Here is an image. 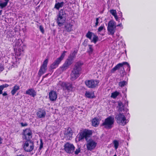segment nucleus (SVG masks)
Here are the masks:
<instances>
[{"label": "nucleus", "instance_id": "1", "mask_svg": "<svg viewBox=\"0 0 156 156\" xmlns=\"http://www.w3.org/2000/svg\"><path fill=\"white\" fill-rule=\"evenodd\" d=\"M92 130L85 129L82 131L80 132L76 136L78 141H82L84 138L85 139L87 150L90 151L94 150L97 145V143L95 140L91 138L88 139V138L92 135Z\"/></svg>", "mask_w": 156, "mask_h": 156}, {"label": "nucleus", "instance_id": "2", "mask_svg": "<svg viewBox=\"0 0 156 156\" xmlns=\"http://www.w3.org/2000/svg\"><path fill=\"white\" fill-rule=\"evenodd\" d=\"M83 64V62L80 61L75 63L70 73V80L72 81L76 80L80 76Z\"/></svg>", "mask_w": 156, "mask_h": 156}, {"label": "nucleus", "instance_id": "3", "mask_svg": "<svg viewBox=\"0 0 156 156\" xmlns=\"http://www.w3.org/2000/svg\"><path fill=\"white\" fill-rule=\"evenodd\" d=\"M77 53V51L75 50L72 53L70 54L64 64L62 66L60 67L62 71H63L66 70L73 64Z\"/></svg>", "mask_w": 156, "mask_h": 156}, {"label": "nucleus", "instance_id": "4", "mask_svg": "<svg viewBox=\"0 0 156 156\" xmlns=\"http://www.w3.org/2000/svg\"><path fill=\"white\" fill-rule=\"evenodd\" d=\"M66 19V14L65 11L61 9L57 16L56 22L59 27L62 26L65 23Z\"/></svg>", "mask_w": 156, "mask_h": 156}, {"label": "nucleus", "instance_id": "5", "mask_svg": "<svg viewBox=\"0 0 156 156\" xmlns=\"http://www.w3.org/2000/svg\"><path fill=\"white\" fill-rule=\"evenodd\" d=\"M114 122V118L109 116L105 119L104 122L102 123L101 126H104V128L106 129H109L113 127Z\"/></svg>", "mask_w": 156, "mask_h": 156}, {"label": "nucleus", "instance_id": "6", "mask_svg": "<svg viewBox=\"0 0 156 156\" xmlns=\"http://www.w3.org/2000/svg\"><path fill=\"white\" fill-rule=\"evenodd\" d=\"M116 22L112 20L108 22L107 29L108 35L113 36L116 30Z\"/></svg>", "mask_w": 156, "mask_h": 156}, {"label": "nucleus", "instance_id": "7", "mask_svg": "<svg viewBox=\"0 0 156 156\" xmlns=\"http://www.w3.org/2000/svg\"><path fill=\"white\" fill-rule=\"evenodd\" d=\"M67 52L66 51H63L60 56L57 58L50 66V68L51 69H54L57 68L61 61L63 59L65 54Z\"/></svg>", "mask_w": 156, "mask_h": 156}, {"label": "nucleus", "instance_id": "8", "mask_svg": "<svg viewBox=\"0 0 156 156\" xmlns=\"http://www.w3.org/2000/svg\"><path fill=\"white\" fill-rule=\"evenodd\" d=\"M32 132L30 128L23 129L22 133V138L26 140H31L32 137Z\"/></svg>", "mask_w": 156, "mask_h": 156}, {"label": "nucleus", "instance_id": "9", "mask_svg": "<svg viewBox=\"0 0 156 156\" xmlns=\"http://www.w3.org/2000/svg\"><path fill=\"white\" fill-rule=\"evenodd\" d=\"M34 143L32 140H26L23 144V148L25 151L30 152L34 148Z\"/></svg>", "mask_w": 156, "mask_h": 156}, {"label": "nucleus", "instance_id": "10", "mask_svg": "<svg viewBox=\"0 0 156 156\" xmlns=\"http://www.w3.org/2000/svg\"><path fill=\"white\" fill-rule=\"evenodd\" d=\"M99 81L98 80L91 79L86 80L85 81V84L89 88H94L98 85Z\"/></svg>", "mask_w": 156, "mask_h": 156}, {"label": "nucleus", "instance_id": "11", "mask_svg": "<svg viewBox=\"0 0 156 156\" xmlns=\"http://www.w3.org/2000/svg\"><path fill=\"white\" fill-rule=\"evenodd\" d=\"M124 65H126L128 68V70L129 71L130 69V66L128 62H123L122 63H119L116 65L111 70V73H114L115 72L119 69L120 68H122L121 69L122 71H124V68L123 67Z\"/></svg>", "mask_w": 156, "mask_h": 156}, {"label": "nucleus", "instance_id": "12", "mask_svg": "<svg viewBox=\"0 0 156 156\" xmlns=\"http://www.w3.org/2000/svg\"><path fill=\"white\" fill-rule=\"evenodd\" d=\"M64 147L65 151L68 154L73 153L75 148L74 145L69 142L66 143L64 145Z\"/></svg>", "mask_w": 156, "mask_h": 156}, {"label": "nucleus", "instance_id": "13", "mask_svg": "<svg viewBox=\"0 0 156 156\" xmlns=\"http://www.w3.org/2000/svg\"><path fill=\"white\" fill-rule=\"evenodd\" d=\"M118 123L121 124L123 126L126 124V119L123 113H119L116 115L115 117Z\"/></svg>", "mask_w": 156, "mask_h": 156}, {"label": "nucleus", "instance_id": "14", "mask_svg": "<svg viewBox=\"0 0 156 156\" xmlns=\"http://www.w3.org/2000/svg\"><path fill=\"white\" fill-rule=\"evenodd\" d=\"M58 85L61 86L63 90H67L69 91H72L73 88V84L69 83H66L59 81Z\"/></svg>", "mask_w": 156, "mask_h": 156}, {"label": "nucleus", "instance_id": "15", "mask_svg": "<svg viewBox=\"0 0 156 156\" xmlns=\"http://www.w3.org/2000/svg\"><path fill=\"white\" fill-rule=\"evenodd\" d=\"M48 60L46 59L43 62L42 65L40 67L38 74L39 77H40L43 74H44L47 69V66Z\"/></svg>", "mask_w": 156, "mask_h": 156}, {"label": "nucleus", "instance_id": "16", "mask_svg": "<svg viewBox=\"0 0 156 156\" xmlns=\"http://www.w3.org/2000/svg\"><path fill=\"white\" fill-rule=\"evenodd\" d=\"M73 132L72 129L69 127L64 132V137L66 140H71L72 138Z\"/></svg>", "mask_w": 156, "mask_h": 156}, {"label": "nucleus", "instance_id": "17", "mask_svg": "<svg viewBox=\"0 0 156 156\" xmlns=\"http://www.w3.org/2000/svg\"><path fill=\"white\" fill-rule=\"evenodd\" d=\"M49 97L50 101H54L57 98L56 92L54 90H51L49 93Z\"/></svg>", "mask_w": 156, "mask_h": 156}, {"label": "nucleus", "instance_id": "18", "mask_svg": "<svg viewBox=\"0 0 156 156\" xmlns=\"http://www.w3.org/2000/svg\"><path fill=\"white\" fill-rule=\"evenodd\" d=\"M27 94L34 98L37 95V92L33 88H30L27 90L26 91Z\"/></svg>", "mask_w": 156, "mask_h": 156}, {"label": "nucleus", "instance_id": "19", "mask_svg": "<svg viewBox=\"0 0 156 156\" xmlns=\"http://www.w3.org/2000/svg\"><path fill=\"white\" fill-rule=\"evenodd\" d=\"M73 25L71 23H66L64 26L65 30L67 32H70L73 31Z\"/></svg>", "mask_w": 156, "mask_h": 156}, {"label": "nucleus", "instance_id": "20", "mask_svg": "<svg viewBox=\"0 0 156 156\" xmlns=\"http://www.w3.org/2000/svg\"><path fill=\"white\" fill-rule=\"evenodd\" d=\"M37 115L39 118H44L46 115V112L45 110L41 109L36 113Z\"/></svg>", "mask_w": 156, "mask_h": 156}, {"label": "nucleus", "instance_id": "21", "mask_svg": "<svg viewBox=\"0 0 156 156\" xmlns=\"http://www.w3.org/2000/svg\"><path fill=\"white\" fill-rule=\"evenodd\" d=\"M15 50H16L15 53L16 55H17V56H19L21 55V54H22V52H24L23 46H20L17 50L16 48H14L15 51Z\"/></svg>", "mask_w": 156, "mask_h": 156}, {"label": "nucleus", "instance_id": "22", "mask_svg": "<svg viewBox=\"0 0 156 156\" xmlns=\"http://www.w3.org/2000/svg\"><path fill=\"white\" fill-rule=\"evenodd\" d=\"M92 126L94 127H97L99 125L100 120L96 117L93 118L91 121Z\"/></svg>", "mask_w": 156, "mask_h": 156}, {"label": "nucleus", "instance_id": "23", "mask_svg": "<svg viewBox=\"0 0 156 156\" xmlns=\"http://www.w3.org/2000/svg\"><path fill=\"white\" fill-rule=\"evenodd\" d=\"M20 89V87L19 85L16 84L13 87L11 91V93L12 95H14L16 92Z\"/></svg>", "mask_w": 156, "mask_h": 156}, {"label": "nucleus", "instance_id": "24", "mask_svg": "<svg viewBox=\"0 0 156 156\" xmlns=\"http://www.w3.org/2000/svg\"><path fill=\"white\" fill-rule=\"evenodd\" d=\"M88 46L89 48L87 50V52L88 53L89 55H91L92 54L94 51L93 46L92 45L88 44Z\"/></svg>", "mask_w": 156, "mask_h": 156}, {"label": "nucleus", "instance_id": "25", "mask_svg": "<svg viewBox=\"0 0 156 156\" xmlns=\"http://www.w3.org/2000/svg\"><path fill=\"white\" fill-rule=\"evenodd\" d=\"M64 4V3L63 2H58L55 4L54 7L58 10L60 8H61L63 6Z\"/></svg>", "mask_w": 156, "mask_h": 156}, {"label": "nucleus", "instance_id": "26", "mask_svg": "<svg viewBox=\"0 0 156 156\" xmlns=\"http://www.w3.org/2000/svg\"><path fill=\"white\" fill-rule=\"evenodd\" d=\"M9 86V85L7 84H5L0 86V94L2 93V91L4 88H6Z\"/></svg>", "mask_w": 156, "mask_h": 156}, {"label": "nucleus", "instance_id": "27", "mask_svg": "<svg viewBox=\"0 0 156 156\" xmlns=\"http://www.w3.org/2000/svg\"><path fill=\"white\" fill-rule=\"evenodd\" d=\"M112 143L114 145V148L115 150H116L118 148L119 145V141L115 140L113 141Z\"/></svg>", "mask_w": 156, "mask_h": 156}, {"label": "nucleus", "instance_id": "28", "mask_svg": "<svg viewBox=\"0 0 156 156\" xmlns=\"http://www.w3.org/2000/svg\"><path fill=\"white\" fill-rule=\"evenodd\" d=\"M94 34L93 33L90 31H88L86 35V36L87 38L89 39L90 40H91L92 38V37L93 35H94Z\"/></svg>", "mask_w": 156, "mask_h": 156}, {"label": "nucleus", "instance_id": "29", "mask_svg": "<svg viewBox=\"0 0 156 156\" xmlns=\"http://www.w3.org/2000/svg\"><path fill=\"white\" fill-rule=\"evenodd\" d=\"M127 84V82L125 81H121L119 82V86L122 88L124 87L125 85H126Z\"/></svg>", "mask_w": 156, "mask_h": 156}, {"label": "nucleus", "instance_id": "30", "mask_svg": "<svg viewBox=\"0 0 156 156\" xmlns=\"http://www.w3.org/2000/svg\"><path fill=\"white\" fill-rule=\"evenodd\" d=\"M94 37L93 38L92 40H91V42H94L95 44L97 42L98 40V37L96 34H94Z\"/></svg>", "mask_w": 156, "mask_h": 156}, {"label": "nucleus", "instance_id": "31", "mask_svg": "<svg viewBox=\"0 0 156 156\" xmlns=\"http://www.w3.org/2000/svg\"><path fill=\"white\" fill-rule=\"evenodd\" d=\"M119 93L117 91H115L112 93L111 94V97L113 98H115L119 95Z\"/></svg>", "mask_w": 156, "mask_h": 156}, {"label": "nucleus", "instance_id": "32", "mask_svg": "<svg viewBox=\"0 0 156 156\" xmlns=\"http://www.w3.org/2000/svg\"><path fill=\"white\" fill-rule=\"evenodd\" d=\"M85 95L86 97L90 98H94V96H92V94L89 92L86 91L85 94Z\"/></svg>", "mask_w": 156, "mask_h": 156}, {"label": "nucleus", "instance_id": "33", "mask_svg": "<svg viewBox=\"0 0 156 156\" xmlns=\"http://www.w3.org/2000/svg\"><path fill=\"white\" fill-rule=\"evenodd\" d=\"M103 29L105 30L104 24H102L98 29V32H100Z\"/></svg>", "mask_w": 156, "mask_h": 156}, {"label": "nucleus", "instance_id": "34", "mask_svg": "<svg viewBox=\"0 0 156 156\" xmlns=\"http://www.w3.org/2000/svg\"><path fill=\"white\" fill-rule=\"evenodd\" d=\"M43 143L42 139H40V144L38 150L40 151L43 147Z\"/></svg>", "mask_w": 156, "mask_h": 156}, {"label": "nucleus", "instance_id": "35", "mask_svg": "<svg viewBox=\"0 0 156 156\" xmlns=\"http://www.w3.org/2000/svg\"><path fill=\"white\" fill-rule=\"evenodd\" d=\"M8 3L7 2H5L3 3H0V6L2 9L5 7L7 5Z\"/></svg>", "mask_w": 156, "mask_h": 156}, {"label": "nucleus", "instance_id": "36", "mask_svg": "<svg viewBox=\"0 0 156 156\" xmlns=\"http://www.w3.org/2000/svg\"><path fill=\"white\" fill-rule=\"evenodd\" d=\"M110 13L113 16H115L117 14L116 11L115 10L111 9L110 11Z\"/></svg>", "mask_w": 156, "mask_h": 156}, {"label": "nucleus", "instance_id": "37", "mask_svg": "<svg viewBox=\"0 0 156 156\" xmlns=\"http://www.w3.org/2000/svg\"><path fill=\"white\" fill-rule=\"evenodd\" d=\"M81 151V149L80 148V147H79L77 149H76L75 151H74V153L76 155H77Z\"/></svg>", "mask_w": 156, "mask_h": 156}, {"label": "nucleus", "instance_id": "38", "mask_svg": "<svg viewBox=\"0 0 156 156\" xmlns=\"http://www.w3.org/2000/svg\"><path fill=\"white\" fill-rule=\"evenodd\" d=\"M39 29L41 32L43 34L44 33V30L43 27L42 25H40L39 26Z\"/></svg>", "mask_w": 156, "mask_h": 156}, {"label": "nucleus", "instance_id": "39", "mask_svg": "<svg viewBox=\"0 0 156 156\" xmlns=\"http://www.w3.org/2000/svg\"><path fill=\"white\" fill-rule=\"evenodd\" d=\"M99 18H97L96 19V22L94 26L95 27H97L98 26L99 23Z\"/></svg>", "mask_w": 156, "mask_h": 156}, {"label": "nucleus", "instance_id": "40", "mask_svg": "<svg viewBox=\"0 0 156 156\" xmlns=\"http://www.w3.org/2000/svg\"><path fill=\"white\" fill-rule=\"evenodd\" d=\"M21 127L27 126H28V124L27 122L23 123V122L20 123Z\"/></svg>", "mask_w": 156, "mask_h": 156}, {"label": "nucleus", "instance_id": "41", "mask_svg": "<svg viewBox=\"0 0 156 156\" xmlns=\"http://www.w3.org/2000/svg\"><path fill=\"white\" fill-rule=\"evenodd\" d=\"M2 96H6L8 95V94L6 91L4 92L3 93H2Z\"/></svg>", "mask_w": 156, "mask_h": 156}, {"label": "nucleus", "instance_id": "42", "mask_svg": "<svg viewBox=\"0 0 156 156\" xmlns=\"http://www.w3.org/2000/svg\"><path fill=\"white\" fill-rule=\"evenodd\" d=\"M4 69V67H3V66H2L0 64V71H2Z\"/></svg>", "mask_w": 156, "mask_h": 156}, {"label": "nucleus", "instance_id": "43", "mask_svg": "<svg viewBox=\"0 0 156 156\" xmlns=\"http://www.w3.org/2000/svg\"><path fill=\"white\" fill-rule=\"evenodd\" d=\"M115 20H116V21H118V16H117V14H116V15H115V16H114Z\"/></svg>", "mask_w": 156, "mask_h": 156}, {"label": "nucleus", "instance_id": "44", "mask_svg": "<svg viewBox=\"0 0 156 156\" xmlns=\"http://www.w3.org/2000/svg\"><path fill=\"white\" fill-rule=\"evenodd\" d=\"M15 156H26L23 154H17L15 155Z\"/></svg>", "mask_w": 156, "mask_h": 156}, {"label": "nucleus", "instance_id": "45", "mask_svg": "<svg viewBox=\"0 0 156 156\" xmlns=\"http://www.w3.org/2000/svg\"><path fill=\"white\" fill-rule=\"evenodd\" d=\"M118 105L119 107H121L123 105V104L122 102H119L118 103Z\"/></svg>", "mask_w": 156, "mask_h": 156}, {"label": "nucleus", "instance_id": "46", "mask_svg": "<svg viewBox=\"0 0 156 156\" xmlns=\"http://www.w3.org/2000/svg\"><path fill=\"white\" fill-rule=\"evenodd\" d=\"M48 74H49L48 73V74H45L44 76H43V78H42V80H43L44 79V78L47 77L48 76Z\"/></svg>", "mask_w": 156, "mask_h": 156}, {"label": "nucleus", "instance_id": "47", "mask_svg": "<svg viewBox=\"0 0 156 156\" xmlns=\"http://www.w3.org/2000/svg\"><path fill=\"white\" fill-rule=\"evenodd\" d=\"M122 23H121L119 24L118 25H117V26H120V27H122Z\"/></svg>", "mask_w": 156, "mask_h": 156}, {"label": "nucleus", "instance_id": "48", "mask_svg": "<svg viewBox=\"0 0 156 156\" xmlns=\"http://www.w3.org/2000/svg\"><path fill=\"white\" fill-rule=\"evenodd\" d=\"M69 2L71 4H73L74 3H75V2H74H74H73V1H70Z\"/></svg>", "mask_w": 156, "mask_h": 156}, {"label": "nucleus", "instance_id": "49", "mask_svg": "<svg viewBox=\"0 0 156 156\" xmlns=\"http://www.w3.org/2000/svg\"><path fill=\"white\" fill-rule=\"evenodd\" d=\"M2 138L0 137V144H1L2 143Z\"/></svg>", "mask_w": 156, "mask_h": 156}, {"label": "nucleus", "instance_id": "50", "mask_svg": "<svg viewBox=\"0 0 156 156\" xmlns=\"http://www.w3.org/2000/svg\"><path fill=\"white\" fill-rule=\"evenodd\" d=\"M125 20V19L124 18L121 17V21H122H122H124Z\"/></svg>", "mask_w": 156, "mask_h": 156}, {"label": "nucleus", "instance_id": "51", "mask_svg": "<svg viewBox=\"0 0 156 156\" xmlns=\"http://www.w3.org/2000/svg\"><path fill=\"white\" fill-rule=\"evenodd\" d=\"M2 10H0V16L2 14Z\"/></svg>", "mask_w": 156, "mask_h": 156}, {"label": "nucleus", "instance_id": "52", "mask_svg": "<svg viewBox=\"0 0 156 156\" xmlns=\"http://www.w3.org/2000/svg\"><path fill=\"white\" fill-rule=\"evenodd\" d=\"M73 108V107H69V108Z\"/></svg>", "mask_w": 156, "mask_h": 156}, {"label": "nucleus", "instance_id": "53", "mask_svg": "<svg viewBox=\"0 0 156 156\" xmlns=\"http://www.w3.org/2000/svg\"><path fill=\"white\" fill-rule=\"evenodd\" d=\"M17 43H16V44L15 45V46H16V45H17Z\"/></svg>", "mask_w": 156, "mask_h": 156}, {"label": "nucleus", "instance_id": "54", "mask_svg": "<svg viewBox=\"0 0 156 156\" xmlns=\"http://www.w3.org/2000/svg\"><path fill=\"white\" fill-rule=\"evenodd\" d=\"M19 43H18V45H19Z\"/></svg>", "mask_w": 156, "mask_h": 156}]
</instances>
